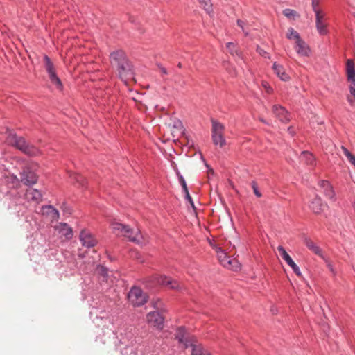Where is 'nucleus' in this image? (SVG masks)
Masks as SVG:
<instances>
[{
    "instance_id": "1",
    "label": "nucleus",
    "mask_w": 355,
    "mask_h": 355,
    "mask_svg": "<svg viewBox=\"0 0 355 355\" xmlns=\"http://www.w3.org/2000/svg\"><path fill=\"white\" fill-rule=\"evenodd\" d=\"M111 64L118 71L119 76L122 80L132 76V67L124 51L117 50L110 54Z\"/></svg>"
},
{
    "instance_id": "2",
    "label": "nucleus",
    "mask_w": 355,
    "mask_h": 355,
    "mask_svg": "<svg viewBox=\"0 0 355 355\" xmlns=\"http://www.w3.org/2000/svg\"><path fill=\"white\" fill-rule=\"evenodd\" d=\"M6 142L10 146L15 147L24 154L31 157H35L41 153L40 150L37 147L28 144L24 137L17 136L16 133L12 131L8 132Z\"/></svg>"
},
{
    "instance_id": "3",
    "label": "nucleus",
    "mask_w": 355,
    "mask_h": 355,
    "mask_svg": "<svg viewBox=\"0 0 355 355\" xmlns=\"http://www.w3.org/2000/svg\"><path fill=\"white\" fill-rule=\"evenodd\" d=\"M111 226L116 236H124L130 241L137 244L143 243V237L139 229L133 230L128 225L118 222L112 223Z\"/></svg>"
},
{
    "instance_id": "4",
    "label": "nucleus",
    "mask_w": 355,
    "mask_h": 355,
    "mask_svg": "<svg viewBox=\"0 0 355 355\" xmlns=\"http://www.w3.org/2000/svg\"><path fill=\"white\" fill-rule=\"evenodd\" d=\"M13 160L17 164H23L22 171L20 173L21 182L27 186H32L37 181V175L33 170V164L24 163L23 159L15 157Z\"/></svg>"
},
{
    "instance_id": "5",
    "label": "nucleus",
    "mask_w": 355,
    "mask_h": 355,
    "mask_svg": "<svg viewBox=\"0 0 355 355\" xmlns=\"http://www.w3.org/2000/svg\"><path fill=\"white\" fill-rule=\"evenodd\" d=\"M211 139L215 146L223 148L226 145V140L224 136L225 126L223 123L211 119Z\"/></svg>"
},
{
    "instance_id": "6",
    "label": "nucleus",
    "mask_w": 355,
    "mask_h": 355,
    "mask_svg": "<svg viewBox=\"0 0 355 355\" xmlns=\"http://www.w3.org/2000/svg\"><path fill=\"white\" fill-rule=\"evenodd\" d=\"M43 60L44 67L51 84L54 85L57 89L62 91L63 89V85L61 80L57 75L54 64L50 58L46 55H44Z\"/></svg>"
},
{
    "instance_id": "7",
    "label": "nucleus",
    "mask_w": 355,
    "mask_h": 355,
    "mask_svg": "<svg viewBox=\"0 0 355 355\" xmlns=\"http://www.w3.org/2000/svg\"><path fill=\"white\" fill-rule=\"evenodd\" d=\"M148 295L139 287L133 286L128 294V301L134 306H141L146 303Z\"/></svg>"
},
{
    "instance_id": "8",
    "label": "nucleus",
    "mask_w": 355,
    "mask_h": 355,
    "mask_svg": "<svg viewBox=\"0 0 355 355\" xmlns=\"http://www.w3.org/2000/svg\"><path fill=\"white\" fill-rule=\"evenodd\" d=\"M217 253L218 261L225 268L235 271L240 269L241 266L239 261L235 259H231L228 257L227 254L221 250V248L218 249Z\"/></svg>"
},
{
    "instance_id": "9",
    "label": "nucleus",
    "mask_w": 355,
    "mask_h": 355,
    "mask_svg": "<svg viewBox=\"0 0 355 355\" xmlns=\"http://www.w3.org/2000/svg\"><path fill=\"white\" fill-rule=\"evenodd\" d=\"M146 321L148 324L158 330L164 328V318L158 311H151L146 315Z\"/></svg>"
},
{
    "instance_id": "10",
    "label": "nucleus",
    "mask_w": 355,
    "mask_h": 355,
    "mask_svg": "<svg viewBox=\"0 0 355 355\" xmlns=\"http://www.w3.org/2000/svg\"><path fill=\"white\" fill-rule=\"evenodd\" d=\"M318 186L322 189V192L326 198L329 199L331 202L336 201L337 198L335 191L329 181L320 180L318 182Z\"/></svg>"
},
{
    "instance_id": "11",
    "label": "nucleus",
    "mask_w": 355,
    "mask_h": 355,
    "mask_svg": "<svg viewBox=\"0 0 355 355\" xmlns=\"http://www.w3.org/2000/svg\"><path fill=\"white\" fill-rule=\"evenodd\" d=\"M155 280L157 284L166 286L171 289L178 290L181 288L178 282L164 275H157L155 277Z\"/></svg>"
},
{
    "instance_id": "12",
    "label": "nucleus",
    "mask_w": 355,
    "mask_h": 355,
    "mask_svg": "<svg viewBox=\"0 0 355 355\" xmlns=\"http://www.w3.org/2000/svg\"><path fill=\"white\" fill-rule=\"evenodd\" d=\"M41 214L42 216L49 218L51 222L58 220L60 216L58 209L52 205L42 206L41 209Z\"/></svg>"
},
{
    "instance_id": "13",
    "label": "nucleus",
    "mask_w": 355,
    "mask_h": 355,
    "mask_svg": "<svg viewBox=\"0 0 355 355\" xmlns=\"http://www.w3.org/2000/svg\"><path fill=\"white\" fill-rule=\"evenodd\" d=\"M185 343V348L191 347V355H210V352L201 344H198L196 340L193 343Z\"/></svg>"
},
{
    "instance_id": "14",
    "label": "nucleus",
    "mask_w": 355,
    "mask_h": 355,
    "mask_svg": "<svg viewBox=\"0 0 355 355\" xmlns=\"http://www.w3.org/2000/svg\"><path fill=\"white\" fill-rule=\"evenodd\" d=\"M80 240L83 246L88 248L94 247L96 244V239L92 234L87 230H82L80 234Z\"/></svg>"
},
{
    "instance_id": "15",
    "label": "nucleus",
    "mask_w": 355,
    "mask_h": 355,
    "mask_svg": "<svg viewBox=\"0 0 355 355\" xmlns=\"http://www.w3.org/2000/svg\"><path fill=\"white\" fill-rule=\"evenodd\" d=\"M272 112L282 122L287 123L290 121V115L284 107L275 105L272 107Z\"/></svg>"
},
{
    "instance_id": "16",
    "label": "nucleus",
    "mask_w": 355,
    "mask_h": 355,
    "mask_svg": "<svg viewBox=\"0 0 355 355\" xmlns=\"http://www.w3.org/2000/svg\"><path fill=\"white\" fill-rule=\"evenodd\" d=\"M295 49L300 56L306 57L310 54V49L309 46L301 38L295 42Z\"/></svg>"
},
{
    "instance_id": "17",
    "label": "nucleus",
    "mask_w": 355,
    "mask_h": 355,
    "mask_svg": "<svg viewBox=\"0 0 355 355\" xmlns=\"http://www.w3.org/2000/svg\"><path fill=\"white\" fill-rule=\"evenodd\" d=\"M309 207L314 214H320L323 211L322 198L318 196V195H315L313 199L310 202Z\"/></svg>"
},
{
    "instance_id": "18",
    "label": "nucleus",
    "mask_w": 355,
    "mask_h": 355,
    "mask_svg": "<svg viewBox=\"0 0 355 355\" xmlns=\"http://www.w3.org/2000/svg\"><path fill=\"white\" fill-rule=\"evenodd\" d=\"M324 18V14L323 12L317 13L315 15V26L318 33L324 35L327 33V25L323 21Z\"/></svg>"
},
{
    "instance_id": "19",
    "label": "nucleus",
    "mask_w": 355,
    "mask_h": 355,
    "mask_svg": "<svg viewBox=\"0 0 355 355\" xmlns=\"http://www.w3.org/2000/svg\"><path fill=\"white\" fill-rule=\"evenodd\" d=\"M186 329L184 327H180L177 329L175 338L178 339L179 343H182L185 347V343L189 341V343H193L196 339L194 337L188 338L186 337Z\"/></svg>"
},
{
    "instance_id": "20",
    "label": "nucleus",
    "mask_w": 355,
    "mask_h": 355,
    "mask_svg": "<svg viewBox=\"0 0 355 355\" xmlns=\"http://www.w3.org/2000/svg\"><path fill=\"white\" fill-rule=\"evenodd\" d=\"M272 69L276 73V75L283 81H286L289 80V76L285 72L284 68L282 65L277 64V62H274L272 65Z\"/></svg>"
},
{
    "instance_id": "21",
    "label": "nucleus",
    "mask_w": 355,
    "mask_h": 355,
    "mask_svg": "<svg viewBox=\"0 0 355 355\" xmlns=\"http://www.w3.org/2000/svg\"><path fill=\"white\" fill-rule=\"evenodd\" d=\"M346 73L348 81H355L354 63L351 59H347L346 61Z\"/></svg>"
},
{
    "instance_id": "22",
    "label": "nucleus",
    "mask_w": 355,
    "mask_h": 355,
    "mask_svg": "<svg viewBox=\"0 0 355 355\" xmlns=\"http://www.w3.org/2000/svg\"><path fill=\"white\" fill-rule=\"evenodd\" d=\"M26 196L28 200L38 203L42 200V195L41 192L35 189H29L26 191Z\"/></svg>"
},
{
    "instance_id": "23",
    "label": "nucleus",
    "mask_w": 355,
    "mask_h": 355,
    "mask_svg": "<svg viewBox=\"0 0 355 355\" xmlns=\"http://www.w3.org/2000/svg\"><path fill=\"white\" fill-rule=\"evenodd\" d=\"M304 243L306 246L312 251L314 254L318 255L320 257H323L324 254L321 248L318 246L313 241L309 238L304 239Z\"/></svg>"
},
{
    "instance_id": "24",
    "label": "nucleus",
    "mask_w": 355,
    "mask_h": 355,
    "mask_svg": "<svg viewBox=\"0 0 355 355\" xmlns=\"http://www.w3.org/2000/svg\"><path fill=\"white\" fill-rule=\"evenodd\" d=\"M300 159L304 162L306 164L309 166H313L315 164V159L313 154L308 151H303L301 153Z\"/></svg>"
},
{
    "instance_id": "25",
    "label": "nucleus",
    "mask_w": 355,
    "mask_h": 355,
    "mask_svg": "<svg viewBox=\"0 0 355 355\" xmlns=\"http://www.w3.org/2000/svg\"><path fill=\"white\" fill-rule=\"evenodd\" d=\"M4 178L6 183L10 184V186L12 187L18 185L21 181L17 175L10 173H8L7 175H6Z\"/></svg>"
},
{
    "instance_id": "26",
    "label": "nucleus",
    "mask_w": 355,
    "mask_h": 355,
    "mask_svg": "<svg viewBox=\"0 0 355 355\" xmlns=\"http://www.w3.org/2000/svg\"><path fill=\"white\" fill-rule=\"evenodd\" d=\"M60 232L68 239H71L73 236L72 229L67 223H60Z\"/></svg>"
},
{
    "instance_id": "27",
    "label": "nucleus",
    "mask_w": 355,
    "mask_h": 355,
    "mask_svg": "<svg viewBox=\"0 0 355 355\" xmlns=\"http://www.w3.org/2000/svg\"><path fill=\"white\" fill-rule=\"evenodd\" d=\"M70 177L73 180L77 182L80 187H85L87 185L86 179L79 173H71Z\"/></svg>"
},
{
    "instance_id": "28",
    "label": "nucleus",
    "mask_w": 355,
    "mask_h": 355,
    "mask_svg": "<svg viewBox=\"0 0 355 355\" xmlns=\"http://www.w3.org/2000/svg\"><path fill=\"white\" fill-rule=\"evenodd\" d=\"M200 6L201 8H202L205 12L211 15V13L213 12V8H212V3L211 2V0H198Z\"/></svg>"
},
{
    "instance_id": "29",
    "label": "nucleus",
    "mask_w": 355,
    "mask_h": 355,
    "mask_svg": "<svg viewBox=\"0 0 355 355\" xmlns=\"http://www.w3.org/2000/svg\"><path fill=\"white\" fill-rule=\"evenodd\" d=\"M286 263L292 268L293 272L298 277L302 275L301 271L297 266V265L293 261L291 257H290L287 261H286Z\"/></svg>"
},
{
    "instance_id": "30",
    "label": "nucleus",
    "mask_w": 355,
    "mask_h": 355,
    "mask_svg": "<svg viewBox=\"0 0 355 355\" xmlns=\"http://www.w3.org/2000/svg\"><path fill=\"white\" fill-rule=\"evenodd\" d=\"M286 37L288 39V40H292V39H294L295 40V42L297 40H298L300 37V34L294 30V28L290 27L288 29V32L286 33Z\"/></svg>"
},
{
    "instance_id": "31",
    "label": "nucleus",
    "mask_w": 355,
    "mask_h": 355,
    "mask_svg": "<svg viewBox=\"0 0 355 355\" xmlns=\"http://www.w3.org/2000/svg\"><path fill=\"white\" fill-rule=\"evenodd\" d=\"M226 47L232 55H236L239 57H241V53L236 49V44L234 43L227 42L226 44Z\"/></svg>"
},
{
    "instance_id": "32",
    "label": "nucleus",
    "mask_w": 355,
    "mask_h": 355,
    "mask_svg": "<svg viewBox=\"0 0 355 355\" xmlns=\"http://www.w3.org/2000/svg\"><path fill=\"white\" fill-rule=\"evenodd\" d=\"M344 155L348 161L355 167V156L352 155L346 148H342Z\"/></svg>"
},
{
    "instance_id": "33",
    "label": "nucleus",
    "mask_w": 355,
    "mask_h": 355,
    "mask_svg": "<svg viewBox=\"0 0 355 355\" xmlns=\"http://www.w3.org/2000/svg\"><path fill=\"white\" fill-rule=\"evenodd\" d=\"M350 83L349 85V92L352 96H353L354 99L348 97V101L350 104H352L355 102V81H349Z\"/></svg>"
},
{
    "instance_id": "34",
    "label": "nucleus",
    "mask_w": 355,
    "mask_h": 355,
    "mask_svg": "<svg viewBox=\"0 0 355 355\" xmlns=\"http://www.w3.org/2000/svg\"><path fill=\"white\" fill-rule=\"evenodd\" d=\"M176 175L178 178L179 183L182 188L183 191L187 190L188 189L186 181H185L184 177L182 176V175L178 171L176 172Z\"/></svg>"
},
{
    "instance_id": "35",
    "label": "nucleus",
    "mask_w": 355,
    "mask_h": 355,
    "mask_svg": "<svg viewBox=\"0 0 355 355\" xmlns=\"http://www.w3.org/2000/svg\"><path fill=\"white\" fill-rule=\"evenodd\" d=\"M277 250L282 259H284L285 261H287V259H288L291 257V256L287 253V252L286 251L283 246L279 245L277 247Z\"/></svg>"
},
{
    "instance_id": "36",
    "label": "nucleus",
    "mask_w": 355,
    "mask_h": 355,
    "mask_svg": "<svg viewBox=\"0 0 355 355\" xmlns=\"http://www.w3.org/2000/svg\"><path fill=\"white\" fill-rule=\"evenodd\" d=\"M283 14L287 17L288 18L294 17L297 15V13L296 11L292 9L286 8L283 10Z\"/></svg>"
},
{
    "instance_id": "37",
    "label": "nucleus",
    "mask_w": 355,
    "mask_h": 355,
    "mask_svg": "<svg viewBox=\"0 0 355 355\" xmlns=\"http://www.w3.org/2000/svg\"><path fill=\"white\" fill-rule=\"evenodd\" d=\"M325 262L327 268H329V270H330V272L335 275L336 274V270L334 268V266L332 264V263L329 261V259H327L325 256H323V257H321Z\"/></svg>"
},
{
    "instance_id": "38",
    "label": "nucleus",
    "mask_w": 355,
    "mask_h": 355,
    "mask_svg": "<svg viewBox=\"0 0 355 355\" xmlns=\"http://www.w3.org/2000/svg\"><path fill=\"white\" fill-rule=\"evenodd\" d=\"M319 3V0H312V8L315 15L322 12V10L318 8Z\"/></svg>"
},
{
    "instance_id": "39",
    "label": "nucleus",
    "mask_w": 355,
    "mask_h": 355,
    "mask_svg": "<svg viewBox=\"0 0 355 355\" xmlns=\"http://www.w3.org/2000/svg\"><path fill=\"white\" fill-rule=\"evenodd\" d=\"M252 187L253 189V191H254V195L258 197V198H260L261 196V192L259 191V189H258V187L257 185V183L253 181L252 182Z\"/></svg>"
},
{
    "instance_id": "40",
    "label": "nucleus",
    "mask_w": 355,
    "mask_h": 355,
    "mask_svg": "<svg viewBox=\"0 0 355 355\" xmlns=\"http://www.w3.org/2000/svg\"><path fill=\"white\" fill-rule=\"evenodd\" d=\"M257 53L260 55H261L263 58H270L269 53L268 52H266L265 50H263V49H261V48H260L259 46L257 48Z\"/></svg>"
},
{
    "instance_id": "41",
    "label": "nucleus",
    "mask_w": 355,
    "mask_h": 355,
    "mask_svg": "<svg viewBox=\"0 0 355 355\" xmlns=\"http://www.w3.org/2000/svg\"><path fill=\"white\" fill-rule=\"evenodd\" d=\"M262 87L266 89V92L268 93V94H270L272 92V88L270 86V85L266 82V81H263L262 83Z\"/></svg>"
},
{
    "instance_id": "42",
    "label": "nucleus",
    "mask_w": 355,
    "mask_h": 355,
    "mask_svg": "<svg viewBox=\"0 0 355 355\" xmlns=\"http://www.w3.org/2000/svg\"><path fill=\"white\" fill-rule=\"evenodd\" d=\"M237 25L242 29L243 32L245 33V35H248V33L245 31L244 26H245V22L241 19H238Z\"/></svg>"
},
{
    "instance_id": "43",
    "label": "nucleus",
    "mask_w": 355,
    "mask_h": 355,
    "mask_svg": "<svg viewBox=\"0 0 355 355\" xmlns=\"http://www.w3.org/2000/svg\"><path fill=\"white\" fill-rule=\"evenodd\" d=\"M183 192L185 195L186 200H188L192 205V206H193V202L192 200L191 196L189 195V190L187 189L186 191H184Z\"/></svg>"
},
{
    "instance_id": "44",
    "label": "nucleus",
    "mask_w": 355,
    "mask_h": 355,
    "mask_svg": "<svg viewBox=\"0 0 355 355\" xmlns=\"http://www.w3.org/2000/svg\"><path fill=\"white\" fill-rule=\"evenodd\" d=\"M158 66L163 74H167V70L165 67H162L160 64H159Z\"/></svg>"
},
{
    "instance_id": "45",
    "label": "nucleus",
    "mask_w": 355,
    "mask_h": 355,
    "mask_svg": "<svg viewBox=\"0 0 355 355\" xmlns=\"http://www.w3.org/2000/svg\"><path fill=\"white\" fill-rule=\"evenodd\" d=\"M159 304H161V301L158 300L156 302L153 303V306L155 309H159Z\"/></svg>"
},
{
    "instance_id": "46",
    "label": "nucleus",
    "mask_w": 355,
    "mask_h": 355,
    "mask_svg": "<svg viewBox=\"0 0 355 355\" xmlns=\"http://www.w3.org/2000/svg\"><path fill=\"white\" fill-rule=\"evenodd\" d=\"M104 270H105V269H103V275H107V272H104Z\"/></svg>"
},
{
    "instance_id": "47",
    "label": "nucleus",
    "mask_w": 355,
    "mask_h": 355,
    "mask_svg": "<svg viewBox=\"0 0 355 355\" xmlns=\"http://www.w3.org/2000/svg\"><path fill=\"white\" fill-rule=\"evenodd\" d=\"M261 121L262 122L265 123L264 119H261Z\"/></svg>"
},
{
    "instance_id": "48",
    "label": "nucleus",
    "mask_w": 355,
    "mask_h": 355,
    "mask_svg": "<svg viewBox=\"0 0 355 355\" xmlns=\"http://www.w3.org/2000/svg\"><path fill=\"white\" fill-rule=\"evenodd\" d=\"M178 67H181V64L180 63H179Z\"/></svg>"
}]
</instances>
